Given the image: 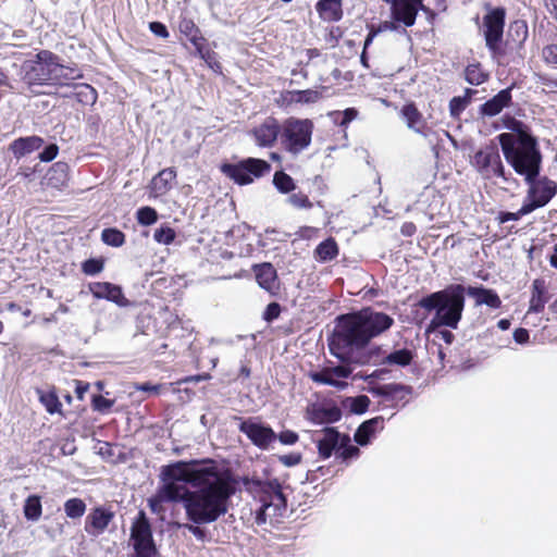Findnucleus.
<instances>
[{"label": "nucleus", "instance_id": "8", "mask_svg": "<svg viewBox=\"0 0 557 557\" xmlns=\"http://www.w3.org/2000/svg\"><path fill=\"white\" fill-rule=\"evenodd\" d=\"M181 462L182 461L163 468L162 474L165 483L159 488L156 497L150 499V507L153 511L157 510V506L159 504L166 502H182L185 506V497L191 492L186 488L185 483H189L193 486L191 476L189 475L186 479H175L171 472L173 467Z\"/></svg>", "mask_w": 557, "mask_h": 557}, {"label": "nucleus", "instance_id": "40", "mask_svg": "<svg viewBox=\"0 0 557 557\" xmlns=\"http://www.w3.org/2000/svg\"><path fill=\"white\" fill-rule=\"evenodd\" d=\"M157 211L151 207H143L137 211V221L141 225H151L157 222Z\"/></svg>", "mask_w": 557, "mask_h": 557}, {"label": "nucleus", "instance_id": "47", "mask_svg": "<svg viewBox=\"0 0 557 557\" xmlns=\"http://www.w3.org/2000/svg\"><path fill=\"white\" fill-rule=\"evenodd\" d=\"M190 41L196 48L197 53L201 59L209 62L210 60V51L206 49L203 41L205 39L202 37H197L196 35H191Z\"/></svg>", "mask_w": 557, "mask_h": 557}, {"label": "nucleus", "instance_id": "29", "mask_svg": "<svg viewBox=\"0 0 557 557\" xmlns=\"http://www.w3.org/2000/svg\"><path fill=\"white\" fill-rule=\"evenodd\" d=\"M381 349L380 347H377ZM412 360V354L408 349H398L386 356L382 355L380 350L379 361L375 364H391V366H408Z\"/></svg>", "mask_w": 557, "mask_h": 557}, {"label": "nucleus", "instance_id": "54", "mask_svg": "<svg viewBox=\"0 0 557 557\" xmlns=\"http://www.w3.org/2000/svg\"><path fill=\"white\" fill-rule=\"evenodd\" d=\"M149 29L151 30V33H153L158 37H161V38L169 37V32H168L165 25L160 22H151L149 24Z\"/></svg>", "mask_w": 557, "mask_h": 557}, {"label": "nucleus", "instance_id": "38", "mask_svg": "<svg viewBox=\"0 0 557 557\" xmlns=\"http://www.w3.org/2000/svg\"><path fill=\"white\" fill-rule=\"evenodd\" d=\"M67 177V165L62 162L53 164L48 173V181L52 183L55 180L54 186L63 184Z\"/></svg>", "mask_w": 557, "mask_h": 557}, {"label": "nucleus", "instance_id": "45", "mask_svg": "<svg viewBox=\"0 0 557 557\" xmlns=\"http://www.w3.org/2000/svg\"><path fill=\"white\" fill-rule=\"evenodd\" d=\"M469 100L466 97H454L449 102L450 115L457 117L467 108Z\"/></svg>", "mask_w": 557, "mask_h": 557}, {"label": "nucleus", "instance_id": "42", "mask_svg": "<svg viewBox=\"0 0 557 557\" xmlns=\"http://www.w3.org/2000/svg\"><path fill=\"white\" fill-rule=\"evenodd\" d=\"M153 238L159 244L169 245L175 238V231L169 226H162L154 231Z\"/></svg>", "mask_w": 557, "mask_h": 557}, {"label": "nucleus", "instance_id": "41", "mask_svg": "<svg viewBox=\"0 0 557 557\" xmlns=\"http://www.w3.org/2000/svg\"><path fill=\"white\" fill-rule=\"evenodd\" d=\"M40 401L49 413H55L60 411L61 403L54 393L41 394Z\"/></svg>", "mask_w": 557, "mask_h": 557}, {"label": "nucleus", "instance_id": "1", "mask_svg": "<svg viewBox=\"0 0 557 557\" xmlns=\"http://www.w3.org/2000/svg\"><path fill=\"white\" fill-rule=\"evenodd\" d=\"M394 323L392 317L372 309L344 314L337 318V325L329 338L330 352L341 361L310 372V379L318 384L329 385L338 391L348 386L345 381L354 371L352 366H366L379 361L380 349L368 348L369 342Z\"/></svg>", "mask_w": 557, "mask_h": 557}, {"label": "nucleus", "instance_id": "2", "mask_svg": "<svg viewBox=\"0 0 557 557\" xmlns=\"http://www.w3.org/2000/svg\"><path fill=\"white\" fill-rule=\"evenodd\" d=\"M171 472L175 479L191 476L193 490L184 509L193 523L209 524L226 513L233 488L212 463L181 462Z\"/></svg>", "mask_w": 557, "mask_h": 557}, {"label": "nucleus", "instance_id": "48", "mask_svg": "<svg viewBox=\"0 0 557 557\" xmlns=\"http://www.w3.org/2000/svg\"><path fill=\"white\" fill-rule=\"evenodd\" d=\"M103 269L102 261L96 259H89L83 263V271L85 274L95 275L101 272Z\"/></svg>", "mask_w": 557, "mask_h": 557}, {"label": "nucleus", "instance_id": "33", "mask_svg": "<svg viewBox=\"0 0 557 557\" xmlns=\"http://www.w3.org/2000/svg\"><path fill=\"white\" fill-rule=\"evenodd\" d=\"M64 511L69 518L79 519L86 511V504L81 498H70L64 503Z\"/></svg>", "mask_w": 557, "mask_h": 557}, {"label": "nucleus", "instance_id": "44", "mask_svg": "<svg viewBox=\"0 0 557 557\" xmlns=\"http://www.w3.org/2000/svg\"><path fill=\"white\" fill-rule=\"evenodd\" d=\"M513 33L516 34V40L522 44L528 37L527 24L522 21L513 22L509 27V35L512 36Z\"/></svg>", "mask_w": 557, "mask_h": 557}, {"label": "nucleus", "instance_id": "7", "mask_svg": "<svg viewBox=\"0 0 557 557\" xmlns=\"http://www.w3.org/2000/svg\"><path fill=\"white\" fill-rule=\"evenodd\" d=\"M54 54L48 50L39 51L34 59L23 62L22 78L29 87L53 84Z\"/></svg>", "mask_w": 557, "mask_h": 557}, {"label": "nucleus", "instance_id": "43", "mask_svg": "<svg viewBox=\"0 0 557 557\" xmlns=\"http://www.w3.org/2000/svg\"><path fill=\"white\" fill-rule=\"evenodd\" d=\"M287 201L290 206L297 209H311L312 202L309 200L308 196L304 193L292 194Z\"/></svg>", "mask_w": 557, "mask_h": 557}, {"label": "nucleus", "instance_id": "10", "mask_svg": "<svg viewBox=\"0 0 557 557\" xmlns=\"http://www.w3.org/2000/svg\"><path fill=\"white\" fill-rule=\"evenodd\" d=\"M270 164L261 159L248 158L237 164H224L222 171L239 185L253 182L255 177H261L270 171Z\"/></svg>", "mask_w": 557, "mask_h": 557}, {"label": "nucleus", "instance_id": "59", "mask_svg": "<svg viewBox=\"0 0 557 557\" xmlns=\"http://www.w3.org/2000/svg\"><path fill=\"white\" fill-rule=\"evenodd\" d=\"M180 29L186 35H191L194 30H197L195 24L190 20H184L183 22H181Z\"/></svg>", "mask_w": 557, "mask_h": 557}, {"label": "nucleus", "instance_id": "11", "mask_svg": "<svg viewBox=\"0 0 557 557\" xmlns=\"http://www.w3.org/2000/svg\"><path fill=\"white\" fill-rule=\"evenodd\" d=\"M473 165L484 178L500 177L507 181L500 154L496 146L480 149L473 157Z\"/></svg>", "mask_w": 557, "mask_h": 557}, {"label": "nucleus", "instance_id": "63", "mask_svg": "<svg viewBox=\"0 0 557 557\" xmlns=\"http://www.w3.org/2000/svg\"><path fill=\"white\" fill-rule=\"evenodd\" d=\"M546 9L557 20V0H543Z\"/></svg>", "mask_w": 557, "mask_h": 557}, {"label": "nucleus", "instance_id": "3", "mask_svg": "<svg viewBox=\"0 0 557 557\" xmlns=\"http://www.w3.org/2000/svg\"><path fill=\"white\" fill-rule=\"evenodd\" d=\"M506 161L530 185L523 201V212H533L546 206L555 196L556 183L544 177L535 180L540 173L542 156L536 140L527 133L518 135L503 133L498 136Z\"/></svg>", "mask_w": 557, "mask_h": 557}, {"label": "nucleus", "instance_id": "49", "mask_svg": "<svg viewBox=\"0 0 557 557\" xmlns=\"http://www.w3.org/2000/svg\"><path fill=\"white\" fill-rule=\"evenodd\" d=\"M542 57L547 64H557V45L552 44L543 48Z\"/></svg>", "mask_w": 557, "mask_h": 557}, {"label": "nucleus", "instance_id": "36", "mask_svg": "<svg viewBox=\"0 0 557 557\" xmlns=\"http://www.w3.org/2000/svg\"><path fill=\"white\" fill-rule=\"evenodd\" d=\"M338 455L344 460H347L359 455V448L350 444V437L348 435H342L339 440Z\"/></svg>", "mask_w": 557, "mask_h": 557}, {"label": "nucleus", "instance_id": "27", "mask_svg": "<svg viewBox=\"0 0 557 557\" xmlns=\"http://www.w3.org/2000/svg\"><path fill=\"white\" fill-rule=\"evenodd\" d=\"M175 177L176 172L171 168L160 171L151 181V190L156 196L164 195L170 190Z\"/></svg>", "mask_w": 557, "mask_h": 557}, {"label": "nucleus", "instance_id": "53", "mask_svg": "<svg viewBox=\"0 0 557 557\" xmlns=\"http://www.w3.org/2000/svg\"><path fill=\"white\" fill-rule=\"evenodd\" d=\"M544 306L545 300L541 293L539 295L533 294L530 301L529 312H541L544 309Z\"/></svg>", "mask_w": 557, "mask_h": 557}, {"label": "nucleus", "instance_id": "25", "mask_svg": "<svg viewBox=\"0 0 557 557\" xmlns=\"http://www.w3.org/2000/svg\"><path fill=\"white\" fill-rule=\"evenodd\" d=\"M42 138L38 136H30L14 140L11 144L10 149L15 156V158L20 159L35 150H38L42 146Z\"/></svg>", "mask_w": 557, "mask_h": 557}, {"label": "nucleus", "instance_id": "56", "mask_svg": "<svg viewBox=\"0 0 557 557\" xmlns=\"http://www.w3.org/2000/svg\"><path fill=\"white\" fill-rule=\"evenodd\" d=\"M513 339L518 344H525L529 341V332L525 329H517L513 332Z\"/></svg>", "mask_w": 557, "mask_h": 557}, {"label": "nucleus", "instance_id": "9", "mask_svg": "<svg viewBox=\"0 0 557 557\" xmlns=\"http://www.w3.org/2000/svg\"><path fill=\"white\" fill-rule=\"evenodd\" d=\"M129 544L134 549L131 557H154L157 554L151 527L143 511L131 527Z\"/></svg>", "mask_w": 557, "mask_h": 557}, {"label": "nucleus", "instance_id": "51", "mask_svg": "<svg viewBox=\"0 0 557 557\" xmlns=\"http://www.w3.org/2000/svg\"><path fill=\"white\" fill-rule=\"evenodd\" d=\"M280 312H281L280 305L277 302H271L267 306L263 318L267 321H272V320L278 318Z\"/></svg>", "mask_w": 557, "mask_h": 557}, {"label": "nucleus", "instance_id": "21", "mask_svg": "<svg viewBox=\"0 0 557 557\" xmlns=\"http://www.w3.org/2000/svg\"><path fill=\"white\" fill-rule=\"evenodd\" d=\"M308 418L319 424L333 423L341 419L342 411L336 406L313 405L307 410Z\"/></svg>", "mask_w": 557, "mask_h": 557}, {"label": "nucleus", "instance_id": "18", "mask_svg": "<svg viewBox=\"0 0 557 557\" xmlns=\"http://www.w3.org/2000/svg\"><path fill=\"white\" fill-rule=\"evenodd\" d=\"M281 127L275 119L269 117L251 132L255 141L260 147H272L277 139Z\"/></svg>", "mask_w": 557, "mask_h": 557}, {"label": "nucleus", "instance_id": "26", "mask_svg": "<svg viewBox=\"0 0 557 557\" xmlns=\"http://www.w3.org/2000/svg\"><path fill=\"white\" fill-rule=\"evenodd\" d=\"M317 11L327 22H337L343 16L342 0H319Z\"/></svg>", "mask_w": 557, "mask_h": 557}, {"label": "nucleus", "instance_id": "30", "mask_svg": "<svg viewBox=\"0 0 557 557\" xmlns=\"http://www.w3.org/2000/svg\"><path fill=\"white\" fill-rule=\"evenodd\" d=\"M338 255V246L333 238H327L320 243L315 250L314 257L321 262H327L335 259Z\"/></svg>", "mask_w": 557, "mask_h": 557}, {"label": "nucleus", "instance_id": "34", "mask_svg": "<svg viewBox=\"0 0 557 557\" xmlns=\"http://www.w3.org/2000/svg\"><path fill=\"white\" fill-rule=\"evenodd\" d=\"M104 244L112 247H121L125 243V235L117 228H104L101 233Z\"/></svg>", "mask_w": 557, "mask_h": 557}, {"label": "nucleus", "instance_id": "13", "mask_svg": "<svg viewBox=\"0 0 557 557\" xmlns=\"http://www.w3.org/2000/svg\"><path fill=\"white\" fill-rule=\"evenodd\" d=\"M115 512L108 506L91 508L85 518L84 531L91 537L102 535L113 522Z\"/></svg>", "mask_w": 557, "mask_h": 557}, {"label": "nucleus", "instance_id": "16", "mask_svg": "<svg viewBox=\"0 0 557 557\" xmlns=\"http://www.w3.org/2000/svg\"><path fill=\"white\" fill-rule=\"evenodd\" d=\"M89 292L97 299H107L116 304L119 307H127L128 299L124 296L120 286L109 282H94L88 285Z\"/></svg>", "mask_w": 557, "mask_h": 557}, {"label": "nucleus", "instance_id": "50", "mask_svg": "<svg viewBox=\"0 0 557 557\" xmlns=\"http://www.w3.org/2000/svg\"><path fill=\"white\" fill-rule=\"evenodd\" d=\"M59 148L57 145L51 144L47 146L39 154V159L44 162L52 161L58 156Z\"/></svg>", "mask_w": 557, "mask_h": 557}, {"label": "nucleus", "instance_id": "37", "mask_svg": "<svg viewBox=\"0 0 557 557\" xmlns=\"http://www.w3.org/2000/svg\"><path fill=\"white\" fill-rule=\"evenodd\" d=\"M466 81L471 85H481L487 78V75L476 64L468 65L465 71Z\"/></svg>", "mask_w": 557, "mask_h": 557}, {"label": "nucleus", "instance_id": "32", "mask_svg": "<svg viewBox=\"0 0 557 557\" xmlns=\"http://www.w3.org/2000/svg\"><path fill=\"white\" fill-rule=\"evenodd\" d=\"M370 398L366 395H359L356 397H347L343 405L345 408H348L350 412L356 414L364 413L370 406Z\"/></svg>", "mask_w": 557, "mask_h": 557}, {"label": "nucleus", "instance_id": "20", "mask_svg": "<svg viewBox=\"0 0 557 557\" xmlns=\"http://www.w3.org/2000/svg\"><path fill=\"white\" fill-rule=\"evenodd\" d=\"M400 116L409 129L426 137V121L413 103L404 106L400 110Z\"/></svg>", "mask_w": 557, "mask_h": 557}, {"label": "nucleus", "instance_id": "52", "mask_svg": "<svg viewBox=\"0 0 557 557\" xmlns=\"http://www.w3.org/2000/svg\"><path fill=\"white\" fill-rule=\"evenodd\" d=\"M276 438L284 445H293L298 441V435L293 431L286 430L281 432Z\"/></svg>", "mask_w": 557, "mask_h": 557}, {"label": "nucleus", "instance_id": "55", "mask_svg": "<svg viewBox=\"0 0 557 557\" xmlns=\"http://www.w3.org/2000/svg\"><path fill=\"white\" fill-rule=\"evenodd\" d=\"M530 212H523V206L517 211V212H506V213H502L500 215V222L502 223H505V222H508V221H517L519 220L521 216L525 215V214H529Z\"/></svg>", "mask_w": 557, "mask_h": 557}, {"label": "nucleus", "instance_id": "15", "mask_svg": "<svg viewBox=\"0 0 557 557\" xmlns=\"http://www.w3.org/2000/svg\"><path fill=\"white\" fill-rule=\"evenodd\" d=\"M368 392L383 398L384 401H391L393 407H396L400 401H404L403 406L408 401L412 387L400 383H388L371 386Z\"/></svg>", "mask_w": 557, "mask_h": 557}, {"label": "nucleus", "instance_id": "46", "mask_svg": "<svg viewBox=\"0 0 557 557\" xmlns=\"http://www.w3.org/2000/svg\"><path fill=\"white\" fill-rule=\"evenodd\" d=\"M114 404V400L107 399L101 395H95L92 397V408L99 412H107Z\"/></svg>", "mask_w": 557, "mask_h": 557}, {"label": "nucleus", "instance_id": "35", "mask_svg": "<svg viewBox=\"0 0 557 557\" xmlns=\"http://www.w3.org/2000/svg\"><path fill=\"white\" fill-rule=\"evenodd\" d=\"M273 184L283 194H287L296 187L294 180L284 172H276L274 174Z\"/></svg>", "mask_w": 557, "mask_h": 557}, {"label": "nucleus", "instance_id": "28", "mask_svg": "<svg viewBox=\"0 0 557 557\" xmlns=\"http://www.w3.org/2000/svg\"><path fill=\"white\" fill-rule=\"evenodd\" d=\"M79 77H82V74L78 69L61 64L59 58L54 54L53 84L64 85L69 81Z\"/></svg>", "mask_w": 557, "mask_h": 557}, {"label": "nucleus", "instance_id": "60", "mask_svg": "<svg viewBox=\"0 0 557 557\" xmlns=\"http://www.w3.org/2000/svg\"><path fill=\"white\" fill-rule=\"evenodd\" d=\"M136 388H137V391L149 392L152 394H159L161 385H152L150 383H144L141 385H138Z\"/></svg>", "mask_w": 557, "mask_h": 557}, {"label": "nucleus", "instance_id": "64", "mask_svg": "<svg viewBox=\"0 0 557 557\" xmlns=\"http://www.w3.org/2000/svg\"><path fill=\"white\" fill-rule=\"evenodd\" d=\"M416 232V226L412 223H405L401 227V233L405 236H411Z\"/></svg>", "mask_w": 557, "mask_h": 557}, {"label": "nucleus", "instance_id": "58", "mask_svg": "<svg viewBox=\"0 0 557 557\" xmlns=\"http://www.w3.org/2000/svg\"><path fill=\"white\" fill-rule=\"evenodd\" d=\"M358 114V111L354 108H348L343 112V121L341 122V125L344 126L356 119Z\"/></svg>", "mask_w": 557, "mask_h": 557}, {"label": "nucleus", "instance_id": "14", "mask_svg": "<svg viewBox=\"0 0 557 557\" xmlns=\"http://www.w3.org/2000/svg\"><path fill=\"white\" fill-rule=\"evenodd\" d=\"M505 25V11L503 9H494L484 16V36L487 48L496 53L498 51L499 41L503 38Z\"/></svg>", "mask_w": 557, "mask_h": 557}, {"label": "nucleus", "instance_id": "19", "mask_svg": "<svg viewBox=\"0 0 557 557\" xmlns=\"http://www.w3.org/2000/svg\"><path fill=\"white\" fill-rule=\"evenodd\" d=\"M253 271L259 286L270 294L275 295L280 285L274 267L271 263L257 264L253 267Z\"/></svg>", "mask_w": 557, "mask_h": 557}, {"label": "nucleus", "instance_id": "31", "mask_svg": "<svg viewBox=\"0 0 557 557\" xmlns=\"http://www.w3.org/2000/svg\"><path fill=\"white\" fill-rule=\"evenodd\" d=\"M23 513L26 520L37 522L42 513L40 496L29 495L24 502Z\"/></svg>", "mask_w": 557, "mask_h": 557}, {"label": "nucleus", "instance_id": "4", "mask_svg": "<svg viewBox=\"0 0 557 557\" xmlns=\"http://www.w3.org/2000/svg\"><path fill=\"white\" fill-rule=\"evenodd\" d=\"M475 299V305H486L497 309L502 306L499 296L492 289L484 287H468L461 284L450 285L443 290L432 293L418 302L426 311H435L430 329L447 326L457 329L465 308V294Z\"/></svg>", "mask_w": 557, "mask_h": 557}, {"label": "nucleus", "instance_id": "12", "mask_svg": "<svg viewBox=\"0 0 557 557\" xmlns=\"http://www.w3.org/2000/svg\"><path fill=\"white\" fill-rule=\"evenodd\" d=\"M238 429L260 449H268L277 437L269 425L262 424L251 418L247 420L240 419Z\"/></svg>", "mask_w": 557, "mask_h": 557}, {"label": "nucleus", "instance_id": "39", "mask_svg": "<svg viewBox=\"0 0 557 557\" xmlns=\"http://www.w3.org/2000/svg\"><path fill=\"white\" fill-rule=\"evenodd\" d=\"M321 98V92L313 89L297 90L293 92V100L299 103H313Z\"/></svg>", "mask_w": 557, "mask_h": 557}, {"label": "nucleus", "instance_id": "62", "mask_svg": "<svg viewBox=\"0 0 557 557\" xmlns=\"http://www.w3.org/2000/svg\"><path fill=\"white\" fill-rule=\"evenodd\" d=\"M185 528L193 533L198 539H203L205 531L199 527V524H185Z\"/></svg>", "mask_w": 557, "mask_h": 557}, {"label": "nucleus", "instance_id": "61", "mask_svg": "<svg viewBox=\"0 0 557 557\" xmlns=\"http://www.w3.org/2000/svg\"><path fill=\"white\" fill-rule=\"evenodd\" d=\"M89 389V384L82 381H76L75 393L79 399H83L85 393Z\"/></svg>", "mask_w": 557, "mask_h": 557}, {"label": "nucleus", "instance_id": "6", "mask_svg": "<svg viewBox=\"0 0 557 557\" xmlns=\"http://www.w3.org/2000/svg\"><path fill=\"white\" fill-rule=\"evenodd\" d=\"M313 123L295 117L287 119L282 126L281 144L290 153L298 154L309 147Z\"/></svg>", "mask_w": 557, "mask_h": 557}, {"label": "nucleus", "instance_id": "24", "mask_svg": "<svg viewBox=\"0 0 557 557\" xmlns=\"http://www.w3.org/2000/svg\"><path fill=\"white\" fill-rule=\"evenodd\" d=\"M384 426V418L375 417L364 421L360 424L355 433V441L364 446L370 442V438L375 434L377 430H382Z\"/></svg>", "mask_w": 557, "mask_h": 557}, {"label": "nucleus", "instance_id": "23", "mask_svg": "<svg viewBox=\"0 0 557 557\" xmlns=\"http://www.w3.org/2000/svg\"><path fill=\"white\" fill-rule=\"evenodd\" d=\"M341 434L334 428H325L322 431V437L315 440L319 455L326 459L331 457L333 450L339 446Z\"/></svg>", "mask_w": 557, "mask_h": 557}, {"label": "nucleus", "instance_id": "22", "mask_svg": "<svg viewBox=\"0 0 557 557\" xmlns=\"http://www.w3.org/2000/svg\"><path fill=\"white\" fill-rule=\"evenodd\" d=\"M511 102V87L500 90L492 99L487 100L480 108V112L486 116H495Z\"/></svg>", "mask_w": 557, "mask_h": 557}, {"label": "nucleus", "instance_id": "57", "mask_svg": "<svg viewBox=\"0 0 557 557\" xmlns=\"http://www.w3.org/2000/svg\"><path fill=\"white\" fill-rule=\"evenodd\" d=\"M281 461L285 465V466H296L300 462V456L297 455V454H290V455H284L282 456L281 458Z\"/></svg>", "mask_w": 557, "mask_h": 557}, {"label": "nucleus", "instance_id": "5", "mask_svg": "<svg viewBox=\"0 0 557 557\" xmlns=\"http://www.w3.org/2000/svg\"><path fill=\"white\" fill-rule=\"evenodd\" d=\"M243 485L259 502L255 517L258 525L265 523L274 525L281 522L286 512L287 503L277 480L262 481L255 478H245Z\"/></svg>", "mask_w": 557, "mask_h": 557}, {"label": "nucleus", "instance_id": "17", "mask_svg": "<svg viewBox=\"0 0 557 557\" xmlns=\"http://www.w3.org/2000/svg\"><path fill=\"white\" fill-rule=\"evenodd\" d=\"M392 16L395 21L403 23L405 26H412L418 14V5L413 0H393L389 2Z\"/></svg>", "mask_w": 557, "mask_h": 557}]
</instances>
